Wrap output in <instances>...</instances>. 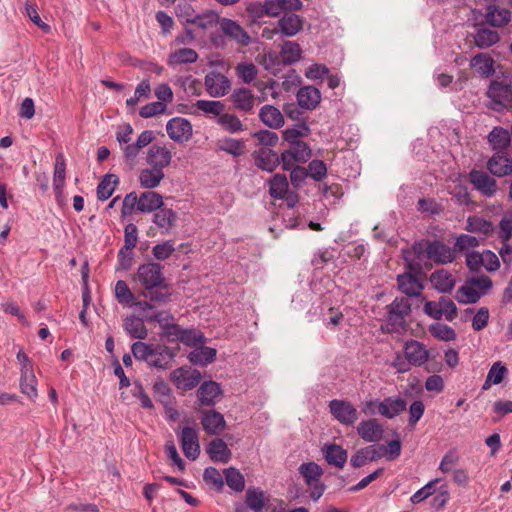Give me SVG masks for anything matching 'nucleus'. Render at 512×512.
I'll return each mask as SVG.
<instances>
[{"mask_svg":"<svg viewBox=\"0 0 512 512\" xmlns=\"http://www.w3.org/2000/svg\"><path fill=\"white\" fill-rule=\"evenodd\" d=\"M177 214L169 208H160L154 214L153 222L161 230L162 234L168 233L175 225Z\"/></svg>","mask_w":512,"mask_h":512,"instance_id":"obj_32","label":"nucleus"},{"mask_svg":"<svg viewBox=\"0 0 512 512\" xmlns=\"http://www.w3.org/2000/svg\"><path fill=\"white\" fill-rule=\"evenodd\" d=\"M465 230L472 233H480L484 236L489 235L493 231V225L490 221H487L478 216H469L466 221Z\"/></svg>","mask_w":512,"mask_h":512,"instance_id":"obj_48","label":"nucleus"},{"mask_svg":"<svg viewBox=\"0 0 512 512\" xmlns=\"http://www.w3.org/2000/svg\"><path fill=\"white\" fill-rule=\"evenodd\" d=\"M430 334L441 341H452L456 339L454 329L443 323H433L429 326Z\"/></svg>","mask_w":512,"mask_h":512,"instance_id":"obj_55","label":"nucleus"},{"mask_svg":"<svg viewBox=\"0 0 512 512\" xmlns=\"http://www.w3.org/2000/svg\"><path fill=\"white\" fill-rule=\"evenodd\" d=\"M175 250V243L172 240H167L156 244L152 248V254L155 259L163 261L168 259L175 252Z\"/></svg>","mask_w":512,"mask_h":512,"instance_id":"obj_59","label":"nucleus"},{"mask_svg":"<svg viewBox=\"0 0 512 512\" xmlns=\"http://www.w3.org/2000/svg\"><path fill=\"white\" fill-rule=\"evenodd\" d=\"M178 436L184 455L190 460L197 459L200 454L197 431L192 427H184Z\"/></svg>","mask_w":512,"mask_h":512,"instance_id":"obj_12","label":"nucleus"},{"mask_svg":"<svg viewBox=\"0 0 512 512\" xmlns=\"http://www.w3.org/2000/svg\"><path fill=\"white\" fill-rule=\"evenodd\" d=\"M179 341L187 346H197L204 342V336L195 329H182Z\"/></svg>","mask_w":512,"mask_h":512,"instance_id":"obj_61","label":"nucleus"},{"mask_svg":"<svg viewBox=\"0 0 512 512\" xmlns=\"http://www.w3.org/2000/svg\"><path fill=\"white\" fill-rule=\"evenodd\" d=\"M198 60V53L192 48H177L170 52L167 65L176 68L180 65L192 64Z\"/></svg>","mask_w":512,"mask_h":512,"instance_id":"obj_24","label":"nucleus"},{"mask_svg":"<svg viewBox=\"0 0 512 512\" xmlns=\"http://www.w3.org/2000/svg\"><path fill=\"white\" fill-rule=\"evenodd\" d=\"M278 26L285 36L291 37L302 30L303 19L296 14L287 13L279 20Z\"/></svg>","mask_w":512,"mask_h":512,"instance_id":"obj_34","label":"nucleus"},{"mask_svg":"<svg viewBox=\"0 0 512 512\" xmlns=\"http://www.w3.org/2000/svg\"><path fill=\"white\" fill-rule=\"evenodd\" d=\"M164 177V171L148 167L140 171L138 179L142 188L153 189L159 186Z\"/></svg>","mask_w":512,"mask_h":512,"instance_id":"obj_33","label":"nucleus"},{"mask_svg":"<svg viewBox=\"0 0 512 512\" xmlns=\"http://www.w3.org/2000/svg\"><path fill=\"white\" fill-rule=\"evenodd\" d=\"M219 25L221 31L226 36L235 40L238 44L247 46L251 42V37L238 22L228 18H222L219 21Z\"/></svg>","mask_w":512,"mask_h":512,"instance_id":"obj_16","label":"nucleus"},{"mask_svg":"<svg viewBox=\"0 0 512 512\" xmlns=\"http://www.w3.org/2000/svg\"><path fill=\"white\" fill-rule=\"evenodd\" d=\"M311 157L310 147L304 143L291 144L281 154V164L284 170H290L298 163H304Z\"/></svg>","mask_w":512,"mask_h":512,"instance_id":"obj_5","label":"nucleus"},{"mask_svg":"<svg viewBox=\"0 0 512 512\" xmlns=\"http://www.w3.org/2000/svg\"><path fill=\"white\" fill-rule=\"evenodd\" d=\"M357 433L365 442H378L383 437L384 429L379 420L371 418L359 423Z\"/></svg>","mask_w":512,"mask_h":512,"instance_id":"obj_18","label":"nucleus"},{"mask_svg":"<svg viewBox=\"0 0 512 512\" xmlns=\"http://www.w3.org/2000/svg\"><path fill=\"white\" fill-rule=\"evenodd\" d=\"M166 131L174 142L184 143L192 137L193 128L188 119L174 117L167 122Z\"/></svg>","mask_w":512,"mask_h":512,"instance_id":"obj_9","label":"nucleus"},{"mask_svg":"<svg viewBox=\"0 0 512 512\" xmlns=\"http://www.w3.org/2000/svg\"><path fill=\"white\" fill-rule=\"evenodd\" d=\"M499 39V33L487 27L478 28L474 34L475 45L481 49L493 46Z\"/></svg>","mask_w":512,"mask_h":512,"instance_id":"obj_41","label":"nucleus"},{"mask_svg":"<svg viewBox=\"0 0 512 512\" xmlns=\"http://www.w3.org/2000/svg\"><path fill=\"white\" fill-rule=\"evenodd\" d=\"M171 379L177 388L191 390L200 382L201 373L196 369L181 367L171 373Z\"/></svg>","mask_w":512,"mask_h":512,"instance_id":"obj_11","label":"nucleus"},{"mask_svg":"<svg viewBox=\"0 0 512 512\" xmlns=\"http://www.w3.org/2000/svg\"><path fill=\"white\" fill-rule=\"evenodd\" d=\"M326 461L330 465L342 468L347 461V452L337 444L325 445L322 449Z\"/></svg>","mask_w":512,"mask_h":512,"instance_id":"obj_39","label":"nucleus"},{"mask_svg":"<svg viewBox=\"0 0 512 512\" xmlns=\"http://www.w3.org/2000/svg\"><path fill=\"white\" fill-rule=\"evenodd\" d=\"M423 246L427 258L435 263L446 264L455 258V250L443 242L428 241Z\"/></svg>","mask_w":512,"mask_h":512,"instance_id":"obj_8","label":"nucleus"},{"mask_svg":"<svg viewBox=\"0 0 512 512\" xmlns=\"http://www.w3.org/2000/svg\"><path fill=\"white\" fill-rule=\"evenodd\" d=\"M204 481L217 491H221L224 486L221 473L214 467H208L203 474Z\"/></svg>","mask_w":512,"mask_h":512,"instance_id":"obj_60","label":"nucleus"},{"mask_svg":"<svg viewBox=\"0 0 512 512\" xmlns=\"http://www.w3.org/2000/svg\"><path fill=\"white\" fill-rule=\"evenodd\" d=\"M133 280L148 291L160 288L163 286L165 281L162 266L156 262L141 264L138 267Z\"/></svg>","mask_w":512,"mask_h":512,"instance_id":"obj_3","label":"nucleus"},{"mask_svg":"<svg viewBox=\"0 0 512 512\" xmlns=\"http://www.w3.org/2000/svg\"><path fill=\"white\" fill-rule=\"evenodd\" d=\"M123 329L131 338L143 340L148 336V330L144 321L135 315H130L124 318Z\"/></svg>","mask_w":512,"mask_h":512,"instance_id":"obj_29","label":"nucleus"},{"mask_svg":"<svg viewBox=\"0 0 512 512\" xmlns=\"http://www.w3.org/2000/svg\"><path fill=\"white\" fill-rule=\"evenodd\" d=\"M512 238V211L507 212L499 223L500 242H509Z\"/></svg>","mask_w":512,"mask_h":512,"instance_id":"obj_62","label":"nucleus"},{"mask_svg":"<svg viewBox=\"0 0 512 512\" xmlns=\"http://www.w3.org/2000/svg\"><path fill=\"white\" fill-rule=\"evenodd\" d=\"M154 139V134L150 130L141 132L135 143L123 147V155L129 160L133 161L140 153V150L148 146Z\"/></svg>","mask_w":512,"mask_h":512,"instance_id":"obj_28","label":"nucleus"},{"mask_svg":"<svg viewBox=\"0 0 512 512\" xmlns=\"http://www.w3.org/2000/svg\"><path fill=\"white\" fill-rule=\"evenodd\" d=\"M487 169L496 177H504L512 173V158L504 152H495L487 161Z\"/></svg>","mask_w":512,"mask_h":512,"instance_id":"obj_17","label":"nucleus"},{"mask_svg":"<svg viewBox=\"0 0 512 512\" xmlns=\"http://www.w3.org/2000/svg\"><path fill=\"white\" fill-rule=\"evenodd\" d=\"M172 160V152L166 146L153 145L149 148L146 161L150 167L164 171Z\"/></svg>","mask_w":512,"mask_h":512,"instance_id":"obj_15","label":"nucleus"},{"mask_svg":"<svg viewBox=\"0 0 512 512\" xmlns=\"http://www.w3.org/2000/svg\"><path fill=\"white\" fill-rule=\"evenodd\" d=\"M267 499L265 493L258 488H249L246 491V503L254 512H261Z\"/></svg>","mask_w":512,"mask_h":512,"instance_id":"obj_50","label":"nucleus"},{"mask_svg":"<svg viewBox=\"0 0 512 512\" xmlns=\"http://www.w3.org/2000/svg\"><path fill=\"white\" fill-rule=\"evenodd\" d=\"M470 65L482 76H489L494 73L493 59L487 54L479 53L475 55L471 59Z\"/></svg>","mask_w":512,"mask_h":512,"instance_id":"obj_46","label":"nucleus"},{"mask_svg":"<svg viewBox=\"0 0 512 512\" xmlns=\"http://www.w3.org/2000/svg\"><path fill=\"white\" fill-rule=\"evenodd\" d=\"M131 352L136 360L146 362L150 367L163 370L169 368L174 358L170 348L159 343L136 341L131 346Z\"/></svg>","mask_w":512,"mask_h":512,"instance_id":"obj_1","label":"nucleus"},{"mask_svg":"<svg viewBox=\"0 0 512 512\" xmlns=\"http://www.w3.org/2000/svg\"><path fill=\"white\" fill-rule=\"evenodd\" d=\"M201 424L204 431L211 435L220 434L226 426L223 415L214 410L203 412Z\"/></svg>","mask_w":512,"mask_h":512,"instance_id":"obj_23","label":"nucleus"},{"mask_svg":"<svg viewBox=\"0 0 512 512\" xmlns=\"http://www.w3.org/2000/svg\"><path fill=\"white\" fill-rule=\"evenodd\" d=\"M118 184V178L116 175L107 174L103 177L97 187V197L101 201H105L111 197L116 186Z\"/></svg>","mask_w":512,"mask_h":512,"instance_id":"obj_49","label":"nucleus"},{"mask_svg":"<svg viewBox=\"0 0 512 512\" xmlns=\"http://www.w3.org/2000/svg\"><path fill=\"white\" fill-rule=\"evenodd\" d=\"M196 108L205 114H212L219 117L224 110V104L215 100H198L195 104Z\"/></svg>","mask_w":512,"mask_h":512,"instance_id":"obj_57","label":"nucleus"},{"mask_svg":"<svg viewBox=\"0 0 512 512\" xmlns=\"http://www.w3.org/2000/svg\"><path fill=\"white\" fill-rule=\"evenodd\" d=\"M490 108L502 111L512 107V86L499 81H493L487 91Z\"/></svg>","mask_w":512,"mask_h":512,"instance_id":"obj_4","label":"nucleus"},{"mask_svg":"<svg viewBox=\"0 0 512 512\" xmlns=\"http://www.w3.org/2000/svg\"><path fill=\"white\" fill-rule=\"evenodd\" d=\"M66 179V162L63 154H58L55 159L53 173V189L57 200L63 197Z\"/></svg>","mask_w":512,"mask_h":512,"instance_id":"obj_25","label":"nucleus"},{"mask_svg":"<svg viewBox=\"0 0 512 512\" xmlns=\"http://www.w3.org/2000/svg\"><path fill=\"white\" fill-rule=\"evenodd\" d=\"M207 453L215 462L227 463L231 458V452L222 439H214L207 446Z\"/></svg>","mask_w":512,"mask_h":512,"instance_id":"obj_38","label":"nucleus"},{"mask_svg":"<svg viewBox=\"0 0 512 512\" xmlns=\"http://www.w3.org/2000/svg\"><path fill=\"white\" fill-rule=\"evenodd\" d=\"M163 206V197L154 191H147L139 196L138 210L143 213H150Z\"/></svg>","mask_w":512,"mask_h":512,"instance_id":"obj_36","label":"nucleus"},{"mask_svg":"<svg viewBox=\"0 0 512 512\" xmlns=\"http://www.w3.org/2000/svg\"><path fill=\"white\" fill-rule=\"evenodd\" d=\"M299 473L303 476L308 486H314V483L320 481L323 470L318 464L309 462L300 465Z\"/></svg>","mask_w":512,"mask_h":512,"instance_id":"obj_45","label":"nucleus"},{"mask_svg":"<svg viewBox=\"0 0 512 512\" xmlns=\"http://www.w3.org/2000/svg\"><path fill=\"white\" fill-rule=\"evenodd\" d=\"M485 20L492 27L501 28L511 21V12L497 4H489L486 7Z\"/></svg>","mask_w":512,"mask_h":512,"instance_id":"obj_22","label":"nucleus"},{"mask_svg":"<svg viewBox=\"0 0 512 512\" xmlns=\"http://www.w3.org/2000/svg\"><path fill=\"white\" fill-rule=\"evenodd\" d=\"M220 20L221 19L219 18V15L216 12L208 11L201 15L197 14L195 21H193L192 24H195L200 28L207 29L219 23Z\"/></svg>","mask_w":512,"mask_h":512,"instance_id":"obj_63","label":"nucleus"},{"mask_svg":"<svg viewBox=\"0 0 512 512\" xmlns=\"http://www.w3.org/2000/svg\"><path fill=\"white\" fill-rule=\"evenodd\" d=\"M506 374L507 368L501 362H495L488 371L483 389L487 390L491 385L500 384Z\"/></svg>","mask_w":512,"mask_h":512,"instance_id":"obj_53","label":"nucleus"},{"mask_svg":"<svg viewBox=\"0 0 512 512\" xmlns=\"http://www.w3.org/2000/svg\"><path fill=\"white\" fill-rule=\"evenodd\" d=\"M114 293L117 301L127 307L135 304V296L124 280H118L115 284Z\"/></svg>","mask_w":512,"mask_h":512,"instance_id":"obj_52","label":"nucleus"},{"mask_svg":"<svg viewBox=\"0 0 512 512\" xmlns=\"http://www.w3.org/2000/svg\"><path fill=\"white\" fill-rule=\"evenodd\" d=\"M151 91L150 82L147 79L142 80L136 87L134 95L126 100L128 107H135L142 98H148Z\"/></svg>","mask_w":512,"mask_h":512,"instance_id":"obj_58","label":"nucleus"},{"mask_svg":"<svg viewBox=\"0 0 512 512\" xmlns=\"http://www.w3.org/2000/svg\"><path fill=\"white\" fill-rule=\"evenodd\" d=\"M225 480L227 485L236 492H241L245 488V480L243 475L235 468L225 469Z\"/></svg>","mask_w":512,"mask_h":512,"instance_id":"obj_56","label":"nucleus"},{"mask_svg":"<svg viewBox=\"0 0 512 512\" xmlns=\"http://www.w3.org/2000/svg\"><path fill=\"white\" fill-rule=\"evenodd\" d=\"M397 281L399 289L409 296H417L423 288L419 278L409 272L398 275Z\"/></svg>","mask_w":512,"mask_h":512,"instance_id":"obj_35","label":"nucleus"},{"mask_svg":"<svg viewBox=\"0 0 512 512\" xmlns=\"http://www.w3.org/2000/svg\"><path fill=\"white\" fill-rule=\"evenodd\" d=\"M289 191L287 177L276 174L269 180V194L274 199H284Z\"/></svg>","mask_w":512,"mask_h":512,"instance_id":"obj_42","label":"nucleus"},{"mask_svg":"<svg viewBox=\"0 0 512 512\" xmlns=\"http://www.w3.org/2000/svg\"><path fill=\"white\" fill-rule=\"evenodd\" d=\"M302 50L296 42L285 41L282 45L280 57L284 64H293L300 60Z\"/></svg>","mask_w":512,"mask_h":512,"instance_id":"obj_47","label":"nucleus"},{"mask_svg":"<svg viewBox=\"0 0 512 512\" xmlns=\"http://www.w3.org/2000/svg\"><path fill=\"white\" fill-rule=\"evenodd\" d=\"M216 357V350L206 346L196 347L188 355V359L191 363L205 366L214 361Z\"/></svg>","mask_w":512,"mask_h":512,"instance_id":"obj_43","label":"nucleus"},{"mask_svg":"<svg viewBox=\"0 0 512 512\" xmlns=\"http://www.w3.org/2000/svg\"><path fill=\"white\" fill-rule=\"evenodd\" d=\"M220 385L214 381H206L201 384L197 391V396L202 405L210 406L221 395Z\"/></svg>","mask_w":512,"mask_h":512,"instance_id":"obj_31","label":"nucleus"},{"mask_svg":"<svg viewBox=\"0 0 512 512\" xmlns=\"http://www.w3.org/2000/svg\"><path fill=\"white\" fill-rule=\"evenodd\" d=\"M235 74L242 83L250 84L256 79L258 69L251 62H241L236 65Z\"/></svg>","mask_w":512,"mask_h":512,"instance_id":"obj_51","label":"nucleus"},{"mask_svg":"<svg viewBox=\"0 0 512 512\" xmlns=\"http://www.w3.org/2000/svg\"><path fill=\"white\" fill-rule=\"evenodd\" d=\"M488 143L496 152H504L511 143V134L507 129L494 127L487 136Z\"/></svg>","mask_w":512,"mask_h":512,"instance_id":"obj_30","label":"nucleus"},{"mask_svg":"<svg viewBox=\"0 0 512 512\" xmlns=\"http://www.w3.org/2000/svg\"><path fill=\"white\" fill-rule=\"evenodd\" d=\"M310 129L306 124H296L292 128H287L283 132V139L290 145L295 143H304L300 139L309 135Z\"/></svg>","mask_w":512,"mask_h":512,"instance_id":"obj_54","label":"nucleus"},{"mask_svg":"<svg viewBox=\"0 0 512 512\" xmlns=\"http://www.w3.org/2000/svg\"><path fill=\"white\" fill-rule=\"evenodd\" d=\"M307 176L309 175L316 181H321L327 174L326 164L321 160H312L306 169Z\"/></svg>","mask_w":512,"mask_h":512,"instance_id":"obj_64","label":"nucleus"},{"mask_svg":"<svg viewBox=\"0 0 512 512\" xmlns=\"http://www.w3.org/2000/svg\"><path fill=\"white\" fill-rule=\"evenodd\" d=\"M204 84L207 93L214 98L225 96L231 88L230 80L216 71L209 72L205 76Z\"/></svg>","mask_w":512,"mask_h":512,"instance_id":"obj_10","label":"nucleus"},{"mask_svg":"<svg viewBox=\"0 0 512 512\" xmlns=\"http://www.w3.org/2000/svg\"><path fill=\"white\" fill-rule=\"evenodd\" d=\"M430 281L435 289L440 292H450L455 286L454 276L444 269L432 273Z\"/></svg>","mask_w":512,"mask_h":512,"instance_id":"obj_37","label":"nucleus"},{"mask_svg":"<svg viewBox=\"0 0 512 512\" xmlns=\"http://www.w3.org/2000/svg\"><path fill=\"white\" fill-rule=\"evenodd\" d=\"M330 413L343 425H353L359 417L356 407L345 400L334 399L329 402Z\"/></svg>","mask_w":512,"mask_h":512,"instance_id":"obj_6","label":"nucleus"},{"mask_svg":"<svg viewBox=\"0 0 512 512\" xmlns=\"http://www.w3.org/2000/svg\"><path fill=\"white\" fill-rule=\"evenodd\" d=\"M411 304L406 298H396L388 306V324L392 330L404 328L406 317L410 314Z\"/></svg>","mask_w":512,"mask_h":512,"instance_id":"obj_7","label":"nucleus"},{"mask_svg":"<svg viewBox=\"0 0 512 512\" xmlns=\"http://www.w3.org/2000/svg\"><path fill=\"white\" fill-rule=\"evenodd\" d=\"M21 392L34 400L38 396L37 379L32 369H21L20 378Z\"/></svg>","mask_w":512,"mask_h":512,"instance_id":"obj_40","label":"nucleus"},{"mask_svg":"<svg viewBox=\"0 0 512 512\" xmlns=\"http://www.w3.org/2000/svg\"><path fill=\"white\" fill-rule=\"evenodd\" d=\"M470 181L474 187L486 197L494 196L497 191L495 179L491 178L485 172L472 170L470 172Z\"/></svg>","mask_w":512,"mask_h":512,"instance_id":"obj_19","label":"nucleus"},{"mask_svg":"<svg viewBox=\"0 0 512 512\" xmlns=\"http://www.w3.org/2000/svg\"><path fill=\"white\" fill-rule=\"evenodd\" d=\"M407 408V402L400 396H389L379 401L377 404V413L381 416L393 419L404 412Z\"/></svg>","mask_w":512,"mask_h":512,"instance_id":"obj_13","label":"nucleus"},{"mask_svg":"<svg viewBox=\"0 0 512 512\" xmlns=\"http://www.w3.org/2000/svg\"><path fill=\"white\" fill-rule=\"evenodd\" d=\"M253 159L255 165L267 172H272L281 162V157L268 147H260L253 153Z\"/></svg>","mask_w":512,"mask_h":512,"instance_id":"obj_14","label":"nucleus"},{"mask_svg":"<svg viewBox=\"0 0 512 512\" xmlns=\"http://www.w3.org/2000/svg\"><path fill=\"white\" fill-rule=\"evenodd\" d=\"M233 106L244 113H251L255 107L256 97L248 88H238L230 96Z\"/></svg>","mask_w":512,"mask_h":512,"instance_id":"obj_20","label":"nucleus"},{"mask_svg":"<svg viewBox=\"0 0 512 512\" xmlns=\"http://www.w3.org/2000/svg\"><path fill=\"white\" fill-rule=\"evenodd\" d=\"M492 285V280L487 275L468 277L457 289L455 298L462 304H474L489 293Z\"/></svg>","mask_w":512,"mask_h":512,"instance_id":"obj_2","label":"nucleus"},{"mask_svg":"<svg viewBox=\"0 0 512 512\" xmlns=\"http://www.w3.org/2000/svg\"><path fill=\"white\" fill-rule=\"evenodd\" d=\"M259 118L270 129H279L284 125V116L281 111L272 106L264 105L259 111Z\"/></svg>","mask_w":512,"mask_h":512,"instance_id":"obj_27","label":"nucleus"},{"mask_svg":"<svg viewBox=\"0 0 512 512\" xmlns=\"http://www.w3.org/2000/svg\"><path fill=\"white\" fill-rule=\"evenodd\" d=\"M404 354L409 364L422 366L429 358V353L425 346L415 340L408 341L404 347Z\"/></svg>","mask_w":512,"mask_h":512,"instance_id":"obj_21","label":"nucleus"},{"mask_svg":"<svg viewBox=\"0 0 512 512\" xmlns=\"http://www.w3.org/2000/svg\"><path fill=\"white\" fill-rule=\"evenodd\" d=\"M216 122L223 130L231 134L239 133L244 130L242 121L235 114L222 113V115H219Z\"/></svg>","mask_w":512,"mask_h":512,"instance_id":"obj_44","label":"nucleus"},{"mask_svg":"<svg viewBox=\"0 0 512 512\" xmlns=\"http://www.w3.org/2000/svg\"><path fill=\"white\" fill-rule=\"evenodd\" d=\"M321 100L319 89L314 86H304L297 93V101L301 108L307 110L315 109Z\"/></svg>","mask_w":512,"mask_h":512,"instance_id":"obj_26","label":"nucleus"}]
</instances>
